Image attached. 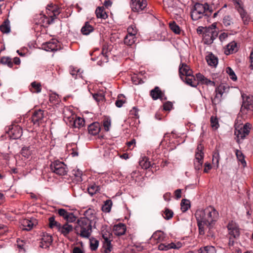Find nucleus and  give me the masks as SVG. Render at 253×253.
Wrapping results in <instances>:
<instances>
[{"instance_id": "43", "label": "nucleus", "mask_w": 253, "mask_h": 253, "mask_svg": "<svg viewBox=\"0 0 253 253\" xmlns=\"http://www.w3.org/2000/svg\"><path fill=\"white\" fill-rule=\"evenodd\" d=\"M126 100L123 94H119L117 99L116 101L115 105L117 107L120 108L123 106V104L126 103Z\"/></svg>"}, {"instance_id": "12", "label": "nucleus", "mask_w": 253, "mask_h": 253, "mask_svg": "<svg viewBox=\"0 0 253 253\" xmlns=\"http://www.w3.org/2000/svg\"><path fill=\"white\" fill-rule=\"evenodd\" d=\"M58 213L62 216L66 221V223H72L76 221L77 217L73 213L68 212L64 209H60L58 210Z\"/></svg>"}, {"instance_id": "17", "label": "nucleus", "mask_w": 253, "mask_h": 253, "mask_svg": "<svg viewBox=\"0 0 253 253\" xmlns=\"http://www.w3.org/2000/svg\"><path fill=\"white\" fill-rule=\"evenodd\" d=\"M8 133L11 139H16L22 136V130L20 126H15L9 130Z\"/></svg>"}, {"instance_id": "56", "label": "nucleus", "mask_w": 253, "mask_h": 253, "mask_svg": "<svg viewBox=\"0 0 253 253\" xmlns=\"http://www.w3.org/2000/svg\"><path fill=\"white\" fill-rule=\"evenodd\" d=\"M90 243L91 250L92 251H95L98 247V241L93 238L90 239Z\"/></svg>"}, {"instance_id": "51", "label": "nucleus", "mask_w": 253, "mask_h": 253, "mask_svg": "<svg viewBox=\"0 0 253 253\" xmlns=\"http://www.w3.org/2000/svg\"><path fill=\"white\" fill-rule=\"evenodd\" d=\"M170 29L175 34H179L180 33L179 27L174 21L169 24Z\"/></svg>"}, {"instance_id": "25", "label": "nucleus", "mask_w": 253, "mask_h": 253, "mask_svg": "<svg viewBox=\"0 0 253 253\" xmlns=\"http://www.w3.org/2000/svg\"><path fill=\"white\" fill-rule=\"evenodd\" d=\"M206 60L209 65L216 67L218 64V58L213 54L211 53L206 57Z\"/></svg>"}, {"instance_id": "8", "label": "nucleus", "mask_w": 253, "mask_h": 253, "mask_svg": "<svg viewBox=\"0 0 253 253\" xmlns=\"http://www.w3.org/2000/svg\"><path fill=\"white\" fill-rule=\"evenodd\" d=\"M251 124L250 123H246L243 127H240V125H235V135H236L238 139H244L248 135L251 129Z\"/></svg>"}, {"instance_id": "16", "label": "nucleus", "mask_w": 253, "mask_h": 253, "mask_svg": "<svg viewBox=\"0 0 253 253\" xmlns=\"http://www.w3.org/2000/svg\"><path fill=\"white\" fill-rule=\"evenodd\" d=\"M36 223V220L34 218L32 219H24L21 222V228L23 230L29 231L32 229L33 226Z\"/></svg>"}, {"instance_id": "35", "label": "nucleus", "mask_w": 253, "mask_h": 253, "mask_svg": "<svg viewBox=\"0 0 253 253\" xmlns=\"http://www.w3.org/2000/svg\"><path fill=\"white\" fill-rule=\"evenodd\" d=\"M93 31V27L89 24L88 22H86L84 25L81 29V32L83 35H87Z\"/></svg>"}, {"instance_id": "61", "label": "nucleus", "mask_w": 253, "mask_h": 253, "mask_svg": "<svg viewBox=\"0 0 253 253\" xmlns=\"http://www.w3.org/2000/svg\"><path fill=\"white\" fill-rule=\"evenodd\" d=\"M172 104L169 101L166 102L163 105L164 110L166 111H170L172 108Z\"/></svg>"}, {"instance_id": "2", "label": "nucleus", "mask_w": 253, "mask_h": 253, "mask_svg": "<svg viewBox=\"0 0 253 253\" xmlns=\"http://www.w3.org/2000/svg\"><path fill=\"white\" fill-rule=\"evenodd\" d=\"M208 10L209 11L210 13L212 12V9L207 3L204 4L196 3L193 9L191 12V16L192 20L196 21L202 18L204 15H207L205 13Z\"/></svg>"}, {"instance_id": "18", "label": "nucleus", "mask_w": 253, "mask_h": 253, "mask_svg": "<svg viewBox=\"0 0 253 253\" xmlns=\"http://www.w3.org/2000/svg\"><path fill=\"white\" fill-rule=\"evenodd\" d=\"M43 118V111L41 109L35 111L31 117L32 121L33 123L34 124H37L38 125H40V124L42 122Z\"/></svg>"}, {"instance_id": "9", "label": "nucleus", "mask_w": 253, "mask_h": 253, "mask_svg": "<svg viewBox=\"0 0 253 253\" xmlns=\"http://www.w3.org/2000/svg\"><path fill=\"white\" fill-rule=\"evenodd\" d=\"M243 102L241 111L247 113V112H252L253 111V97L243 94L242 95Z\"/></svg>"}, {"instance_id": "19", "label": "nucleus", "mask_w": 253, "mask_h": 253, "mask_svg": "<svg viewBox=\"0 0 253 253\" xmlns=\"http://www.w3.org/2000/svg\"><path fill=\"white\" fill-rule=\"evenodd\" d=\"M70 125L75 128H80L84 125V120L80 117H72L70 120Z\"/></svg>"}, {"instance_id": "41", "label": "nucleus", "mask_w": 253, "mask_h": 253, "mask_svg": "<svg viewBox=\"0 0 253 253\" xmlns=\"http://www.w3.org/2000/svg\"><path fill=\"white\" fill-rule=\"evenodd\" d=\"M112 206V202L111 200H107L102 206V210L105 212H109L111 211Z\"/></svg>"}, {"instance_id": "23", "label": "nucleus", "mask_w": 253, "mask_h": 253, "mask_svg": "<svg viewBox=\"0 0 253 253\" xmlns=\"http://www.w3.org/2000/svg\"><path fill=\"white\" fill-rule=\"evenodd\" d=\"M100 125L97 122L93 123L88 126L89 133L93 135L97 134L100 131Z\"/></svg>"}, {"instance_id": "33", "label": "nucleus", "mask_w": 253, "mask_h": 253, "mask_svg": "<svg viewBox=\"0 0 253 253\" xmlns=\"http://www.w3.org/2000/svg\"><path fill=\"white\" fill-rule=\"evenodd\" d=\"M0 31L4 34H8L10 32V22L8 19L5 20L0 26Z\"/></svg>"}, {"instance_id": "57", "label": "nucleus", "mask_w": 253, "mask_h": 253, "mask_svg": "<svg viewBox=\"0 0 253 253\" xmlns=\"http://www.w3.org/2000/svg\"><path fill=\"white\" fill-rule=\"evenodd\" d=\"M210 121L211 127L215 129H217L219 127V124L217 118L213 116H211V117Z\"/></svg>"}, {"instance_id": "10", "label": "nucleus", "mask_w": 253, "mask_h": 253, "mask_svg": "<svg viewBox=\"0 0 253 253\" xmlns=\"http://www.w3.org/2000/svg\"><path fill=\"white\" fill-rule=\"evenodd\" d=\"M60 13L59 8L52 4H48V24L57 20V16Z\"/></svg>"}, {"instance_id": "13", "label": "nucleus", "mask_w": 253, "mask_h": 253, "mask_svg": "<svg viewBox=\"0 0 253 253\" xmlns=\"http://www.w3.org/2000/svg\"><path fill=\"white\" fill-rule=\"evenodd\" d=\"M227 228L229 231V234L234 238H238L240 234V228L239 226L233 221L230 222Z\"/></svg>"}, {"instance_id": "52", "label": "nucleus", "mask_w": 253, "mask_h": 253, "mask_svg": "<svg viewBox=\"0 0 253 253\" xmlns=\"http://www.w3.org/2000/svg\"><path fill=\"white\" fill-rule=\"evenodd\" d=\"M139 165L142 169H147L150 168V162L147 159L143 158L139 162Z\"/></svg>"}, {"instance_id": "39", "label": "nucleus", "mask_w": 253, "mask_h": 253, "mask_svg": "<svg viewBox=\"0 0 253 253\" xmlns=\"http://www.w3.org/2000/svg\"><path fill=\"white\" fill-rule=\"evenodd\" d=\"M0 62L2 64L7 65L8 67L10 68H12L13 65L12 59L10 57L7 56H3L1 57Z\"/></svg>"}, {"instance_id": "48", "label": "nucleus", "mask_w": 253, "mask_h": 253, "mask_svg": "<svg viewBox=\"0 0 253 253\" xmlns=\"http://www.w3.org/2000/svg\"><path fill=\"white\" fill-rule=\"evenodd\" d=\"M30 147H24L22 148L21 154L23 157L28 158L29 156L32 154V151L30 150Z\"/></svg>"}, {"instance_id": "42", "label": "nucleus", "mask_w": 253, "mask_h": 253, "mask_svg": "<svg viewBox=\"0 0 253 253\" xmlns=\"http://www.w3.org/2000/svg\"><path fill=\"white\" fill-rule=\"evenodd\" d=\"M100 189V188L99 186L95 184H93L88 187V192L90 195L92 196L96 193V192H99Z\"/></svg>"}, {"instance_id": "45", "label": "nucleus", "mask_w": 253, "mask_h": 253, "mask_svg": "<svg viewBox=\"0 0 253 253\" xmlns=\"http://www.w3.org/2000/svg\"><path fill=\"white\" fill-rule=\"evenodd\" d=\"M136 40V37L126 35L124 39V43L127 45H131L135 42Z\"/></svg>"}, {"instance_id": "59", "label": "nucleus", "mask_w": 253, "mask_h": 253, "mask_svg": "<svg viewBox=\"0 0 253 253\" xmlns=\"http://www.w3.org/2000/svg\"><path fill=\"white\" fill-rule=\"evenodd\" d=\"M219 160V154L218 152H215L213 155L212 157V163L213 164H216L217 165V167L218 166Z\"/></svg>"}, {"instance_id": "26", "label": "nucleus", "mask_w": 253, "mask_h": 253, "mask_svg": "<svg viewBox=\"0 0 253 253\" xmlns=\"http://www.w3.org/2000/svg\"><path fill=\"white\" fill-rule=\"evenodd\" d=\"M73 227L72 225H70L68 223H65L61 226L59 232L64 236H66L73 230Z\"/></svg>"}, {"instance_id": "4", "label": "nucleus", "mask_w": 253, "mask_h": 253, "mask_svg": "<svg viewBox=\"0 0 253 253\" xmlns=\"http://www.w3.org/2000/svg\"><path fill=\"white\" fill-rule=\"evenodd\" d=\"M51 171L59 175H64L67 174L68 168L67 166L63 162L55 161L50 165Z\"/></svg>"}, {"instance_id": "1", "label": "nucleus", "mask_w": 253, "mask_h": 253, "mask_svg": "<svg viewBox=\"0 0 253 253\" xmlns=\"http://www.w3.org/2000/svg\"><path fill=\"white\" fill-rule=\"evenodd\" d=\"M91 224L86 218L78 219L74 228L75 233L83 238H89L92 232Z\"/></svg>"}, {"instance_id": "53", "label": "nucleus", "mask_w": 253, "mask_h": 253, "mask_svg": "<svg viewBox=\"0 0 253 253\" xmlns=\"http://www.w3.org/2000/svg\"><path fill=\"white\" fill-rule=\"evenodd\" d=\"M164 215H163V216L164 218L167 220H169L172 217L173 212L172 210L166 208L164 211Z\"/></svg>"}, {"instance_id": "58", "label": "nucleus", "mask_w": 253, "mask_h": 253, "mask_svg": "<svg viewBox=\"0 0 253 253\" xmlns=\"http://www.w3.org/2000/svg\"><path fill=\"white\" fill-rule=\"evenodd\" d=\"M127 33L128 34L127 35L135 37L137 34V30L135 27H133V26H130L127 28Z\"/></svg>"}, {"instance_id": "47", "label": "nucleus", "mask_w": 253, "mask_h": 253, "mask_svg": "<svg viewBox=\"0 0 253 253\" xmlns=\"http://www.w3.org/2000/svg\"><path fill=\"white\" fill-rule=\"evenodd\" d=\"M233 18L230 15H225L223 18V24L225 27L233 24Z\"/></svg>"}, {"instance_id": "28", "label": "nucleus", "mask_w": 253, "mask_h": 253, "mask_svg": "<svg viewBox=\"0 0 253 253\" xmlns=\"http://www.w3.org/2000/svg\"><path fill=\"white\" fill-rule=\"evenodd\" d=\"M48 226L51 228H55L59 232L61 229L62 225L58 222L55 220V217L52 216L48 218Z\"/></svg>"}, {"instance_id": "55", "label": "nucleus", "mask_w": 253, "mask_h": 253, "mask_svg": "<svg viewBox=\"0 0 253 253\" xmlns=\"http://www.w3.org/2000/svg\"><path fill=\"white\" fill-rule=\"evenodd\" d=\"M72 174L75 176L78 181H82V171L79 169H74L72 171Z\"/></svg>"}, {"instance_id": "38", "label": "nucleus", "mask_w": 253, "mask_h": 253, "mask_svg": "<svg viewBox=\"0 0 253 253\" xmlns=\"http://www.w3.org/2000/svg\"><path fill=\"white\" fill-rule=\"evenodd\" d=\"M152 238L158 242H161L164 238V233L161 231H157L153 234Z\"/></svg>"}, {"instance_id": "46", "label": "nucleus", "mask_w": 253, "mask_h": 253, "mask_svg": "<svg viewBox=\"0 0 253 253\" xmlns=\"http://www.w3.org/2000/svg\"><path fill=\"white\" fill-rule=\"evenodd\" d=\"M222 98L223 96H222L221 94L218 93L217 92H215L214 97L211 98L212 104L213 105H216L219 104L221 102Z\"/></svg>"}, {"instance_id": "11", "label": "nucleus", "mask_w": 253, "mask_h": 253, "mask_svg": "<svg viewBox=\"0 0 253 253\" xmlns=\"http://www.w3.org/2000/svg\"><path fill=\"white\" fill-rule=\"evenodd\" d=\"M146 0H131L130 7L133 12L143 10L147 6Z\"/></svg>"}, {"instance_id": "3", "label": "nucleus", "mask_w": 253, "mask_h": 253, "mask_svg": "<svg viewBox=\"0 0 253 253\" xmlns=\"http://www.w3.org/2000/svg\"><path fill=\"white\" fill-rule=\"evenodd\" d=\"M205 212H204V214L207 215V219L205 220V222L207 223V228L210 229L217 221L218 218V212L213 207L211 206L206 208ZM198 213L201 215L203 214V212L199 211Z\"/></svg>"}, {"instance_id": "50", "label": "nucleus", "mask_w": 253, "mask_h": 253, "mask_svg": "<svg viewBox=\"0 0 253 253\" xmlns=\"http://www.w3.org/2000/svg\"><path fill=\"white\" fill-rule=\"evenodd\" d=\"M199 253H216L215 248L212 246H207L200 250Z\"/></svg>"}, {"instance_id": "5", "label": "nucleus", "mask_w": 253, "mask_h": 253, "mask_svg": "<svg viewBox=\"0 0 253 253\" xmlns=\"http://www.w3.org/2000/svg\"><path fill=\"white\" fill-rule=\"evenodd\" d=\"M204 146L200 144L198 145L195 153V158L194 160V166L196 170H199L202 166L204 154L203 152Z\"/></svg>"}, {"instance_id": "63", "label": "nucleus", "mask_w": 253, "mask_h": 253, "mask_svg": "<svg viewBox=\"0 0 253 253\" xmlns=\"http://www.w3.org/2000/svg\"><path fill=\"white\" fill-rule=\"evenodd\" d=\"M93 97L97 102H99L101 100H103L104 98V95H103L102 94L98 93L93 94Z\"/></svg>"}, {"instance_id": "15", "label": "nucleus", "mask_w": 253, "mask_h": 253, "mask_svg": "<svg viewBox=\"0 0 253 253\" xmlns=\"http://www.w3.org/2000/svg\"><path fill=\"white\" fill-rule=\"evenodd\" d=\"M179 73L180 78L184 80V76H190L192 71L190 68L185 63H181L179 67Z\"/></svg>"}, {"instance_id": "49", "label": "nucleus", "mask_w": 253, "mask_h": 253, "mask_svg": "<svg viewBox=\"0 0 253 253\" xmlns=\"http://www.w3.org/2000/svg\"><path fill=\"white\" fill-rule=\"evenodd\" d=\"M111 241L112 240L103 241V247L104 249L105 253H110L112 251Z\"/></svg>"}, {"instance_id": "37", "label": "nucleus", "mask_w": 253, "mask_h": 253, "mask_svg": "<svg viewBox=\"0 0 253 253\" xmlns=\"http://www.w3.org/2000/svg\"><path fill=\"white\" fill-rule=\"evenodd\" d=\"M95 13L97 18L104 19L107 18V15L104 11L103 7H98L95 10Z\"/></svg>"}, {"instance_id": "62", "label": "nucleus", "mask_w": 253, "mask_h": 253, "mask_svg": "<svg viewBox=\"0 0 253 253\" xmlns=\"http://www.w3.org/2000/svg\"><path fill=\"white\" fill-rule=\"evenodd\" d=\"M41 22H40V23L41 24V26H43V28L45 29V31L46 32V24H47V21H46V22H45V20L46 19V16L45 15H43L42 16L41 15Z\"/></svg>"}, {"instance_id": "40", "label": "nucleus", "mask_w": 253, "mask_h": 253, "mask_svg": "<svg viewBox=\"0 0 253 253\" xmlns=\"http://www.w3.org/2000/svg\"><path fill=\"white\" fill-rule=\"evenodd\" d=\"M235 153L237 159L239 161L241 162L243 166L244 167L246 166L247 164L245 160V156L244 155L243 153L239 150H236Z\"/></svg>"}, {"instance_id": "21", "label": "nucleus", "mask_w": 253, "mask_h": 253, "mask_svg": "<svg viewBox=\"0 0 253 253\" xmlns=\"http://www.w3.org/2000/svg\"><path fill=\"white\" fill-rule=\"evenodd\" d=\"M113 230L114 234L117 236H121L124 235L126 231V227L124 224L119 223L114 226Z\"/></svg>"}, {"instance_id": "20", "label": "nucleus", "mask_w": 253, "mask_h": 253, "mask_svg": "<svg viewBox=\"0 0 253 253\" xmlns=\"http://www.w3.org/2000/svg\"><path fill=\"white\" fill-rule=\"evenodd\" d=\"M150 95L154 100H157L159 98L161 100H163L164 99V94L159 87L156 86L150 91ZM166 99V98L165 97L164 99Z\"/></svg>"}, {"instance_id": "7", "label": "nucleus", "mask_w": 253, "mask_h": 253, "mask_svg": "<svg viewBox=\"0 0 253 253\" xmlns=\"http://www.w3.org/2000/svg\"><path fill=\"white\" fill-rule=\"evenodd\" d=\"M217 35L214 28L209 27L205 28L204 31L203 41L205 44H211Z\"/></svg>"}, {"instance_id": "44", "label": "nucleus", "mask_w": 253, "mask_h": 253, "mask_svg": "<svg viewBox=\"0 0 253 253\" xmlns=\"http://www.w3.org/2000/svg\"><path fill=\"white\" fill-rule=\"evenodd\" d=\"M180 205L181 210L183 212L186 211L190 207V202L187 199H182Z\"/></svg>"}, {"instance_id": "27", "label": "nucleus", "mask_w": 253, "mask_h": 253, "mask_svg": "<svg viewBox=\"0 0 253 253\" xmlns=\"http://www.w3.org/2000/svg\"><path fill=\"white\" fill-rule=\"evenodd\" d=\"M186 84H187L192 86V87H196L198 84V81L196 80L194 76H186L184 78V80Z\"/></svg>"}, {"instance_id": "6", "label": "nucleus", "mask_w": 253, "mask_h": 253, "mask_svg": "<svg viewBox=\"0 0 253 253\" xmlns=\"http://www.w3.org/2000/svg\"><path fill=\"white\" fill-rule=\"evenodd\" d=\"M199 211L203 213L206 212V209L204 210L199 209L197 210L195 214V217L197 220L200 234H204L205 229L206 227L207 228V223L206 222H205V220H206L207 219V215H206V214L201 215L199 213H198Z\"/></svg>"}, {"instance_id": "30", "label": "nucleus", "mask_w": 253, "mask_h": 253, "mask_svg": "<svg viewBox=\"0 0 253 253\" xmlns=\"http://www.w3.org/2000/svg\"><path fill=\"white\" fill-rule=\"evenodd\" d=\"M59 48V42L56 39L52 38L48 41V51H57Z\"/></svg>"}, {"instance_id": "32", "label": "nucleus", "mask_w": 253, "mask_h": 253, "mask_svg": "<svg viewBox=\"0 0 253 253\" xmlns=\"http://www.w3.org/2000/svg\"><path fill=\"white\" fill-rule=\"evenodd\" d=\"M229 86L223 84H221L215 88V92H217L223 96L224 93H227L229 91Z\"/></svg>"}, {"instance_id": "36", "label": "nucleus", "mask_w": 253, "mask_h": 253, "mask_svg": "<svg viewBox=\"0 0 253 253\" xmlns=\"http://www.w3.org/2000/svg\"><path fill=\"white\" fill-rule=\"evenodd\" d=\"M237 51V44L235 42H231L227 45V49L225 51L226 54H230Z\"/></svg>"}, {"instance_id": "34", "label": "nucleus", "mask_w": 253, "mask_h": 253, "mask_svg": "<svg viewBox=\"0 0 253 253\" xmlns=\"http://www.w3.org/2000/svg\"><path fill=\"white\" fill-rule=\"evenodd\" d=\"M42 86L40 83L33 82L31 84L30 90L33 93H39L41 91Z\"/></svg>"}, {"instance_id": "14", "label": "nucleus", "mask_w": 253, "mask_h": 253, "mask_svg": "<svg viewBox=\"0 0 253 253\" xmlns=\"http://www.w3.org/2000/svg\"><path fill=\"white\" fill-rule=\"evenodd\" d=\"M182 247V243L179 242L176 243L171 242L169 244H161L158 246V249L161 251H168L169 249H178Z\"/></svg>"}, {"instance_id": "24", "label": "nucleus", "mask_w": 253, "mask_h": 253, "mask_svg": "<svg viewBox=\"0 0 253 253\" xmlns=\"http://www.w3.org/2000/svg\"><path fill=\"white\" fill-rule=\"evenodd\" d=\"M196 77L197 78V80L199 82H200L202 84L210 85L211 86L215 85V83L214 82L208 79L201 73L196 74Z\"/></svg>"}, {"instance_id": "31", "label": "nucleus", "mask_w": 253, "mask_h": 253, "mask_svg": "<svg viewBox=\"0 0 253 253\" xmlns=\"http://www.w3.org/2000/svg\"><path fill=\"white\" fill-rule=\"evenodd\" d=\"M101 234L104 241L112 240V234L110 230L107 227H103L101 230Z\"/></svg>"}, {"instance_id": "60", "label": "nucleus", "mask_w": 253, "mask_h": 253, "mask_svg": "<svg viewBox=\"0 0 253 253\" xmlns=\"http://www.w3.org/2000/svg\"><path fill=\"white\" fill-rule=\"evenodd\" d=\"M110 126H111V121L110 120H109L108 119H106L103 121V126H104V129L105 130V131H108L110 129Z\"/></svg>"}, {"instance_id": "54", "label": "nucleus", "mask_w": 253, "mask_h": 253, "mask_svg": "<svg viewBox=\"0 0 253 253\" xmlns=\"http://www.w3.org/2000/svg\"><path fill=\"white\" fill-rule=\"evenodd\" d=\"M226 73L228 74L231 79L235 81L237 80V77L231 68L228 67L226 69Z\"/></svg>"}, {"instance_id": "29", "label": "nucleus", "mask_w": 253, "mask_h": 253, "mask_svg": "<svg viewBox=\"0 0 253 253\" xmlns=\"http://www.w3.org/2000/svg\"><path fill=\"white\" fill-rule=\"evenodd\" d=\"M48 226L51 228H55L59 232L61 229L62 225L58 222L55 220V217L52 216L48 218Z\"/></svg>"}, {"instance_id": "64", "label": "nucleus", "mask_w": 253, "mask_h": 253, "mask_svg": "<svg viewBox=\"0 0 253 253\" xmlns=\"http://www.w3.org/2000/svg\"><path fill=\"white\" fill-rule=\"evenodd\" d=\"M39 247L42 249H46L47 248V243L46 239L42 238L40 242Z\"/></svg>"}, {"instance_id": "22", "label": "nucleus", "mask_w": 253, "mask_h": 253, "mask_svg": "<svg viewBox=\"0 0 253 253\" xmlns=\"http://www.w3.org/2000/svg\"><path fill=\"white\" fill-rule=\"evenodd\" d=\"M84 217H81V218H86L89 220L90 223H91L96 219L95 211L94 210L88 209L84 213Z\"/></svg>"}]
</instances>
